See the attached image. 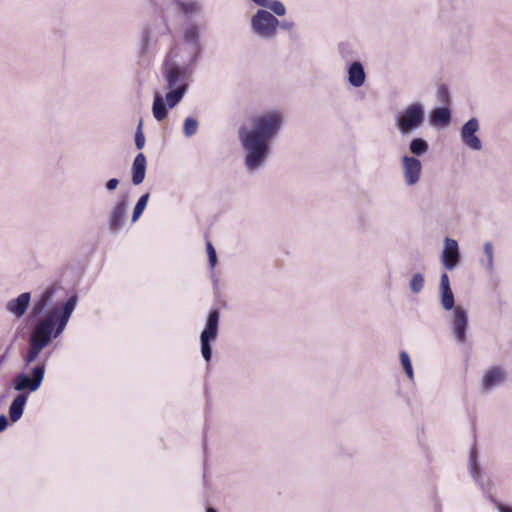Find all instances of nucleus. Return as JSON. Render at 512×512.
Instances as JSON below:
<instances>
[{
  "label": "nucleus",
  "mask_w": 512,
  "mask_h": 512,
  "mask_svg": "<svg viewBox=\"0 0 512 512\" xmlns=\"http://www.w3.org/2000/svg\"><path fill=\"white\" fill-rule=\"evenodd\" d=\"M423 285H424L423 276L421 274H415L411 279V283H410L411 289L414 292H419L423 288Z\"/></svg>",
  "instance_id": "obj_28"
},
{
  "label": "nucleus",
  "mask_w": 512,
  "mask_h": 512,
  "mask_svg": "<svg viewBox=\"0 0 512 512\" xmlns=\"http://www.w3.org/2000/svg\"><path fill=\"white\" fill-rule=\"evenodd\" d=\"M196 36H197V32H196V28L195 27H191L185 33V38L188 41H193L196 38Z\"/></svg>",
  "instance_id": "obj_33"
},
{
  "label": "nucleus",
  "mask_w": 512,
  "mask_h": 512,
  "mask_svg": "<svg viewBox=\"0 0 512 512\" xmlns=\"http://www.w3.org/2000/svg\"><path fill=\"white\" fill-rule=\"evenodd\" d=\"M440 289L442 293L441 304L444 309L450 310L454 306V296L450 288L449 277L446 273L441 275Z\"/></svg>",
  "instance_id": "obj_13"
},
{
  "label": "nucleus",
  "mask_w": 512,
  "mask_h": 512,
  "mask_svg": "<svg viewBox=\"0 0 512 512\" xmlns=\"http://www.w3.org/2000/svg\"><path fill=\"white\" fill-rule=\"evenodd\" d=\"M219 325V311L218 309H212L209 313L206 327L201 333V352L203 358L208 362L211 359V347L210 341L216 339L218 334Z\"/></svg>",
  "instance_id": "obj_4"
},
{
  "label": "nucleus",
  "mask_w": 512,
  "mask_h": 512,
  "mask_svg": "<svg viewBox=\"0 0 512 512\" xmlns=\"http://www.w3.org/2000/svg\"><path fill=\"white\" fill-rule=\"evenodd\" d=\"M410 151L412 154L421 155L427 152L428 144L421 138L413 139L410 143Z\"/></svg>",
  "instance_id": "obj_23"
},
{
  "label": "nucleus",
  "mask_w": 512,
  "mask_h": 512,
  "mask_svg": "<svg viewBox=\"0 0 512 512\" xmlns=\"http://www.w3.org/2000/svg\"><path fill=\"white\" fill-rule=\"evenodd\" d=\"M479 124L477 119L472 118L464 124L461 130V138L463 143L473 150H480L482 144L480 139L476 136Z\"/></svg>",
  "instance_id": "obj_9"
},
{
  "label": "nucleus",
  "mask_w": 512,
  "mask_h": 512,
  "mask_svg": "<svg viewBox=\"0 0 512 512\" xmlns=\"http://www.w3.org/2000/svg\"><path fill=\"white\" fill-rule=\"evenodd\" d=\"M402 167L406 183L408 185L416 184L421 176V162L415 157L403 156Z\"/></svg>",
  "instance_id": "obj_8"
},
{
  "label": "nucleus",
  "mask_w": 512,
  "mask_h": 512,
  "mask_svg": "<svg viewBox=\"0 0 512 512\" xmlns=\"http://www.w3.org/2000/svg\"><path fill=\"white\" fill-rule=\"evenodd\" d=\"M438 100L442 104H448L450 101L449 91L445 85H440L437 91Z\"/></svg>",
  "instance_id": "obj_29"
},
{
  "label": "nucleus",
  "mask_w": 512,
  "mask_h": 512,
  "mask_svg": "<svg viewBox=\"0 0 512 512\" xmlns=\"http://www.w3.org/2000/svg\"><path fill=\"white\" fill-rule=\"evenodd\" d=\"M400 360H401V364L403 366V369L407 375V377L412 380L413 379V368H412V363H411V360H410V357L409 355L407 354V352L405 351H402L400 353Z\"/></svg>",
  "instance_id": "obj_25"
},
{
  "label": "nucleus",
  "mask_w": 512,
  "mask_h": 512,
  "mask_svg": "<svg viewBox=\"0 0 512 512\" xmlns=\"http://www.w3.org/2000/svg\"><path fill=\"white\" fill-rule=\"evenodd\" d=\"M267 7L278 16H283L286 12L285 6L280 1H273L272 3L269 2V6Z\"/></svg>",
  "instance_id": "obj_30"
},
{
  "label": "nucleus",
  "mask_w": 512,
  "mask_h": 512,
  "mask_svg": "<svg viewBox=\"0 0 512 512\" xmlns=\"http://www.w3.org/2000/svg\"><path fill=\"white\" fill-rule=\"evenodd\" d=\"M163 73L169 89H176L180 85H187L185 83V72L176 63L165 61Z\"/></svg>",
  "instance_id": "obj_7"
},
{
  "label": "nucleus",
  "mask_w": 512,
  "mask_h": 512,
  "mask_svg": "<svg viewBox=\"0 0 512 512\" xmlns=\"http://www.w3.org/2000/svg\"><path fill=\"white\" fill-rule=\"evenodd\" d=\"M135 144L138 149H142L145 145V137L141 130V124L138 127V130L135 135Z\"/></svg>",
  "instance_id": "obj_32"
},
{
  "label": "nucleus",
  "mask_w": 512,
  "mask_h": 512,
  "mask_svg": "<svg viewBox=\"0 0 512 512\" xmlns=\"http://www.w3.org/2000/svg\"><path fill=\"white\" fill-rule=\"evenodd\" d=\"M501 512H512V508L504 506V507L501 508Z\"/></svg>",
  "instance_id": "obj_38"
},
{
  "label": "nucleus",
  "mask_w": 512,
  "mask_h": 512,
  "mask_svg": "<svg viewBox=\"0 0 512 512\" xmlns=\"http://www.w3.org/2000/svg\"><path fill=\"white\" fill-rule=\"evenodd\" d=\"M118 184H119L118 179H116V178H112V179H110V180L107 182L106 187H107V189H109V190H114V189H116V187L118 186Z\"/></svg>",
  "instance_id": "obj_35"
},
{
  "label": "nucleus",
  "mask_w": 512,
  "mask_h": 512,
  "mask_svg": "<svg viewBox=\"0 0 512 512\" xmlns=\"http://www.w3.org/2000/svg\"><path fill=\"white\" fill-rule=\"evenodd\" d=\"M484 251H485L486 255L489 258V262L491 263L492 262V257H493V247H492V245L490 243H486L484 245Z\"/></svg>",
  "instance_id": "obj_34"
},
{
  "label": "nucleus",
  "mask_w": 512,
  "mask_h": 512,
  "mask_svg": "<svg viewBox=\"0 0 512 512\" xmlns=\"http://www.w3.org/2000/svg\"><path fill=\"white\" fill-rule=\"evenodd\" d=\"M30 299V293H22L17 298L10 300L7 303L6 308L9 312H11L13 315L19 318L25 314L29 306Z\"/></svg>",
  "instance_id": "obj_12"
},
{
  "label": "nucleus",
  "mask_w": 512,
  "mask_h": 512,
  "mask_svg": "<svg viewBox=\"0 0 512 512\" xmlns=\"http://www.w3.org/2000/svg\"><path fill=\"white\" fill-rule=\"evenodd\" d=\"M148 199H149L148 193L142 195L139 198L138 202L136 203V205L134 207V211H133V215H132L133 222L137 221L139 219V217L141 216V214L143 213L144 209L147 206Z\"/></svg>",
  "instance_id": "obj_24"
},
{
  "label": "nucleus",
  "mask_w": 512,
  "mask_h": 512,
  "mask_svg": "<svg viewBox=\"0 0 512 512\" xmlns=\"http://www.w3.org/2000/svg\"><path fill=\"white\" fill-rule=\"evenodd\" d=\"M468 326L467 312L461 308L456 307L454 310L452 329L456 340L460 343L466 341V330Z\"/></svg>",
  "instance_id": "obj_10"
},
{
  "label": "nucleus",
  "mask_w": 512,
  "mask_h": 512,
  "mask_svg": "<svg viewBox=\"0 0 512 512\" xmlns=\"http://www.w3.org/2000/svg\"><path fill=\"white\" fill-rule=\"evenodd\" d=\"M126 211V200L122 199L117 203L111 212L109 224L110 228L114 231L118 230L124 221Z\"/></svg>",
  "instance_id": "obj_16"
},
{
  "label": "nucleus",
  "mask_w": 512,
  "mask_h": 512,
  "mask_svg": "<svg viewBox=\"0 0 512 512\" xmlns=\"http://www.w3.org/2000/svg\"><path fill=\"white\" fill-rule=\"evenodd\" d=\"M282 122L277 112L255 116L251 119L252 129L242 127L239 137L247 153L246 165L249 169L258 167L268 152L269 140L276 135Z\"/></svg>",
  "instance_id": "obj_1"
},
{
  "label": "nucleus",
  "mask_w": 512,
  "mask_h": 512,
  "mask_svg": "<svg viewBox=\"0 0 512 512\" xmlns=\"http://www.w3.org/2000/svg\"><path fill=\"white\" fill-rule=\"evenodd\" d=\"M153 116L156 120L162 121L167 117V110L161 95L156 94L153 102Z\"/></svg>",
  "instance_id": "obj_22"
},
{
  "label": "nucleus",
  "mask_w": 512,
  "mask_h": 512,
  "mask_svg": "<svg viewBox=\"0 0 512 512\" xmlns=\"http://www.w3.org/2000/svg\"><path fill=\"white\" fill-rule=\"evenodd\" d=\"M8 425V420L5 415H0V432L4 431Z\"/></svg>",
  "instance_id": "obj_36"
},
{
  "label": "nucleus",
  "mask_w": 512,
  "mask_h": 512,
  "mask_svg": "<svg viewBox=\"0 0 512 512\" xmlns=\"http://www.w3.org/2000/svg\"><path fill=\"white\" fill-rule=\"evenodd\" d=\"M54 294V288L50 287L46 289L41 297L34 303L31 311L32 316H38L40 315L45 307L48 305V303L52 300Z\"/></svg>",
  "instance_id": "obj_19"
},
{
  "label": "nucleus",
  "mask_w": 512,
  "mask_h": 512,
  "mask_svg": "<svg viewBox=\"0 0 512 512\" xmlns=\"http://www.w3.org/2000/svg\"><path fill=\"white\" fill-rule=\"evenodd\" d=\"M278 23V20L266 10H259L252 18L254 31L264 37L273 36Z\"/></svg>",
  "instance_id": "obj_6"
},
{
  "label": "nucleus",
  "mask_w": 512,
  "mask_h": 512,
  "mask_svg": "<svg viewBox=\"0 0 512 512\" xmlns=\"http://www.w3.org/2000/svg\"><path fill=\"white\" fill-rule=\"evenodd\" d=\"M177 5L185 14L194 13L198 9V6L195 2L178 1Z\"/></svg>",
  "instance_id": "obj_27"
},
{
  "label": "nucleus",
  "mask_w": 512,
  "mask_h": 512,
  "mask_svg": "<svg viewBox=\"0 0 512 512\" xmlns=\"http://www.w3.org/2000/svg\"><path fill=\"white\" fill-rule=\"evenodd\" d=\"M206 250L209 258V263L211 267H214L217 262V256L215 248L213 247L212 243L210 241H207L206 243Z\"/></svg>",
  "instance_id": "obj_31"
},
{
  "label": "nucleus",
  "mask_w": 512,
  "mask_h": 512,
  "mask_svg": "<svg viewBox=\"0 0 512 512\" xmlns=\"http://www.w3.org/2000/svg\"><path fill=\"white\" fill-rule=\"evenodd\" d=\"M75 306L76 297L72 296L64 303L62 308L57 306L53 307L48 314L36 324L32 330L29 348L25 356L27 364L34 362L38 358L42 349L49 344L53 332L54 338L58 337L63 332Z\"/></svg>",
  "instance_id": "obj_2"
},
{
  "label": "nucleus",
  "mask_w": 512,
  "mask_h": 512,
  "mask_svg": "<svg viewBox=\"0 0 512 512\" xmlns=\"http://www.w3.org/2000/svg\"><path fill=\"white\" fill-rule=\"evenodd\" d=\"M505 379L504 371L499 367H492L486 371L483 376L482 385L486 390L491 389L495 385L501 383Z\"/></svg>",
  "instance_id": "obj_15"
},
{
  "label": "nucleus",
  "mask_w": 512,
  "mask_h": 512,
  "mask_svg": "<svg viewBox=\"0 0 512 512\" xmlns=\"http://www.w3.org/2000/svg\"><path fill=\"white\" fill-rule=\"evenodd\" d=\"M146 172V157L143 153H139L132 165V182L134 185H139L143 182Z\"/></svg>",
  "instance_id": "obj_14"
},
{
  "label": "nucleus",
  "mask_w": 512,
  "mask_h": 512,
  "mask_svg": "<svg viewBox=\"0 0 512 512\" xmlns=\"http://www.w3.org/2000/svg\"><path fill=\"white\" fill-rule=\"evenodd\" d=\"M186 90L187 85H180L176 89H173L171 92L167 93L165 99L168 106L173 108L175 105H177L183 98Z\"/></svg>",
  "instance_id": "obj_21"
},
{
  "label": "nucleus",
  "mask_w": 512,
  "mask_h": 512,
  "mask_svg": "<svg viewBox=\"0 0 512 512\" xmlns=\"http://www.w3.org/2000/svg\"><path fill=\"white\" fill-rule=\"evenodd\" d=\"M252 1L262 7L269 6V0H252Z\"/></svg>",
  "instance_id": "obj_37"
},
{
  "label": "nucleus",
  "mask_w": 512,
  "mask_h": 512,
  "mask_svg": "<svg viewBox=\"0 0 512 512\" xmlns=\"http://www.w3.org/2000/svg\"><path fill=\"white\" fill-rule=\"evenodd\" d=\"M198 128V122L194 118H187L184 122L183 131L187 137L194 135Z\"/></svg>",
  "instance_id": "obj_26"
},
{
  "label": "nucleus",
  "mask_w": 512,
  "mask_h": 512,
  "mask_svg": "<svg viewBox=\"0 0 512 512\" xmlns=\"http://www.w3.org/2000/svg\"><path fill=\"white\" fill-rule=\"evenodd\" d=\"M451 114L448 108H436L431 114V123L435 126H446L450 122Z\"/></svg>",
  "instance_id": "obj_20"
},
{
  "label": "nucleus",
  "mask_w": 512,
  "mask_h": 512,
  "mask_svg": "<svg viewBox=\"0 0 512 512\" xmlns=\"http://www.w3.org/2000/svg\"><path fill=\"white\" fill-rule=\"evenodd\" d=\"M349 82L355 87H360L365 81V72L363 66L359 62L351 64L349 71Z\"/></svg>",
  "instance_id": "obj_18"
},
{
  "label": "nucleus",
  "mask_w": 512,
  "mask_h": 512,
  "mask_svg": "<svg viewBox=\"0 0 512 512\" xmlns=\"http://www.w3.org/2000/svg\"><path fill=\"white\" fill-rule=\"evenodd\" d=\"M424 120V111L418 103L408 106L397 118V127L402 134L418 128Z\"/></svg>",
  "instance_id": "obj_3"
},
{
  "label": "nucleus",
  "mask_w": 512,
  "mask_h": 512,
  "mask_svg": "<svg viewBox=\"0 0 512 512\" xmlns=\"http://www.w3.org/2000/svg\"><path fill=\"white\" fill-rule=\"evenodd\" d=\"M44 365H37L32 370V377H29L25 373L18 374L13 382L14 388L17 391L29 390L31 392L36 391L44 378Z\"/></svg>",
  "instance_id": "obj_5"
},
{
  "label": "nucleus",
  "mask_w": 512,
  "mask_h": 512,
  "mask_svg": "<svg viewBox=\"0 0 512 512\" xmlns=\"http://www.w3.org/2000/svg\"><path fill=\"white\" fill-rule=\"evenodd\" d=\"M459 262L458 243L456 240L446 238L442 253V263L446 269L452 270Z\"/></svg>",
  "instance_id": "obj_11"
},
{
  "label": "nucleus",
  "mask_w": 512,
  "mask_h": 512,
  "mask_svg": "<svg viewBox=\"0 0 512 512\" xmlns=\"http://www.w3.org/2000/svg\"><path fill=\"white\" fill-rule=\"evenodd\" d=\"M27 401V394L21 393L19 394L12 402L10 409H9V415L12 422L18 421L23 414L24 406Z\"/></svg>",
  "instance_id": "obj_17"
},
{
  "label": "nucleus",
  "mask_w": 512,
  "mask_h": 512,
  "mask_svg": "<svg viewBox=\"0 0 512 512\" xmlns=\"http://www.w3.org/2000/svg\"><path fill=\"white\" fill-rule=\"evenodd\" d=\"M207 512H217V511L214 508L210 507V508L207 509Z\"/></svg>",
  "instance_id": "obj_39"
}]
</instances>
